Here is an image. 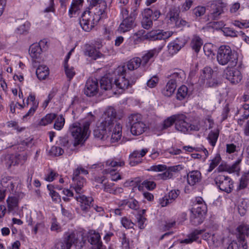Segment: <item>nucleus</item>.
<instances>
[{"label": "nucleus", "mask_w": 249, "mask_h": 249, "mask_svg": "<svg viewBox=\"0 0 249 249\" xmlns=\"http://www.w3.org/2000/svg\"><path fill=\"white\" fill-rule=\"evenodd\" d=\"M142 185L143 187H145L149 190H153L156 186V184L155 182L153 181H149L147 180H144L142 182Z\"/></svg>", "instance_id": "obj_56"}, {"label": "nucleus", "mask_w": 249, "mask_h": 249, "mask_svg": "<svg viewBox=\"0 0 249 249\" xmlns=\"http://www.w3.org/2000/svg\"><path fill=\"white\" fill-rule=\"evenodd\" d=\"M159 82V79L157 76H153L147 82V85L150 88H154Z\"/></svg>", "instance_id": "obj_59"}, {"label": "nucleus", "mask_w": 249, "mask_h": 249, "mask_svg": "<svg viewBox=\"0 0 249 249\" xmlns=\"http://www.w3.org/2000/svg\"><path fill=\"white\" fill-rule=\"evenodd\" d=\"M90 7L93 10L94 16H90V11H86L82 14L79 23L82 29L89 32L101 19L106 16L107 3L103 0H90Z\"/></svg>", "instance_id": "obj_1"}, {"label": "nucleus", "mask_w": 249, "mask_h": 249, "mask_svg": "<svg viewBox=\"0 0 249 249\" xmlns=\"http://www.w3.org/2000/svg\"><path fill=\"white\" fill-rule=\"evenodd\" d=\"M49 74V68L44 65L39 66L36 70V74L40 80L45 79Z\"/></svg>", "instance_id": "obj_35"}, {"label": "nucleus", "mask_w": 249, "mask_h": 249, "mask_svg": "<svg viewBox=\"0 0 249 249\" xmlns=\"http://www.w3.org/2000/svg\"><path fill=\"white\" fill-rule=\"evenodd\" d=\"M211 9L208 14V20H214L217 19L223 13V10L221 5L215 2H213L211 4Z\"/></svg>", "instance_id": "obj_19"}, {"label": "nucleus", "mask_w": 249, "mask_h": 249, "mask_svg": "<svg viewBox=\"0 0 249 249\" xmlns=\"http://www.w3.org/2000/svg\"><path fill=\"white\" fill-rule=\"evenodd\" d=\"M193 3V0H185V2L181 5L182 11L185 12L188 11L191 8Z\"/></svg>", "instance_id": "obj_58"}, {"label": "nucleus", "mask_w": 249, "mask_h": 249, "mask_svg": "<svg viewBox=\"0 0 249 249\" xmlns=\"http://www.w3.org/2000/svg\"><path fill=\"white\" fill-rule=\"evenodd\" d=\"M177 87V83L175 80L172 79L169 80L165 88L162 89V94L167 97H170L174 93Z\"/></svg>", "instance_id": "obj_26"}, {"label": "nucleus", "mask_w": 249, "mask_h": 249, "mask_svg": "<svg viewBox=\"0 0 249 249\" xmlns=\"http://www.w3.org/2000/svg\"><path fill=\"white\" fill-rule=\"evenodd\" d=\"M184 73L183 71L174 72L170 75H168L167 78H170V80H172V79L175 80V82L176 83L177 81H180Z\"/></svg>", "instance_id": "obj_50"}, {"label": "nucleus", "mask_w": 249, "mask_h": 249, "mask_svg": "<svg viewBox=\"0 0 249 249\" xmlns=\"http://www.w3.org/2000/svg\"><path fill=\"white\" fill-rule=\"evenodd\" d=\"M75 198L78 202H80L81 209L85 212L89 210L91 202L93 200L92 197H87L84 195H81V194H78Z\"/></svg>", "instance_id": "obj_20"}, {"label": "nucleus", "mask_w": 249, "mask_h": 249, "mask_svg": "<svg viewBox=\"0 0 249 249\" xmlns=\"http://www.w3.org/2000/svg\"><path fill=\"white\" fill-rule=\"evenodd\" d=\"M48 6L44 10V12L49 13L54 11L53 0H48Z\"/></svg>", "instance_id": "obj_63"}, {"label": "nucleus", "mask_w": 249, "mask_h": 249, "mask_svg": "<svg viewBox=\"0 0 249 249\" xmlns=\"http://www.w3.org/2000/svg\"><path fill=\"white\" fill-rule=\"evenodd\" d=\"M218 136L219 130L217 129L210 132L208 135V139L212 146H214L215 145Z\"/></svg>", "instance_id": "obj_43"}, {"label": "nucleus", "mask_w": 249, "mask_h": 249, "mask_svg": "<svg viewBox=\"0 0 249 249\" xmlns=\"http://www.w3.org/2000/svg\"><path fill=\"white\" fill-rule=\"evenodd\" d=\"M127 73L125 66H119L114 71V89L116 93H122L135 82L136 78H130V80L126 78Z\"/></svg>", "instance_id": "obj_3"}, {"label": "nucleus", "mask_w": 249, "mask_h": 249, "mask_svg": "<svg viewBox=\"0 0 249 249\" xmlns=\"http://www.w3.org/2000/svg\"><path fill=\"white\" fill-rule=\"evenodd\" d=\"M153 10L150 8L145 9L144 11L142 24L143 28L145 29H149L152 25L153 22L151 18Z\"/></svg>", "instance_id": "obj_22"}, {"label": "nucleus", "mask_w": 249, "mask_h": 249, "mask_svg": "<svg viewBox=\"0 0 249 249\" xmlns=\"http://www.w3.org/2000/svg\"><path fill=\"white\" fill-rule=\"evenodd\" d=\"M76 241L77 237L75 234L72 232L63 240L58 241L55 245V248L56 249H70L72 245Z\"/></svg>", "instance_id": "obj_15"}, {"label": "nucleus", "mask_w": 249, "mask_h": 249, "mask_svg": "<svg viewBox=\"0 0 249 249\" xmlns=\"http://www.w3.org/2000/svg\"><path fill=\"white\" fill-rule=\"evenodd\" d=\"M207 211L205 203L200 204H194L192 208L190 221L193 225L197 226L201 224L205 218Z\"/></svg>", "instance_id": "obj_6"}, {"label": "nucleus", "mask_w": 249, "mask_h": 249, "mask_svg": "<svg viewBox=\"0 0 249 249\" xmlns=\"http://www.w3.org/2000/svg\"><path fill=\"white\" fill-rule=\"evenodd\" d=\"M6 160H8L6 163L7 164H8L9 167H10L12 165H16L12 163L13 161H14L17 160V157L16 154H11L7 155L6 156Z\"/></svg>", "instance_id": "obj_61"}, {"label": "nucleus", "mask_w": 249, "mask_h": 249, "mask_svg": "<svg viewBox=\"0 0 249 249\" xmlns=\"http://www.w3.org/2000/svg\"><path fill=\"white\" fill-rule=\"evenodd\" d=\"M121 242L123 249H129V241L126 239L124 234H123L122 235Z\"/></svg>", "instance_id": "obj_64"}, {"label": "nucleus", "mask_w": 249, "mask_h": 249, "mask_svg": "<svg viewBox=\"0 0 249 249\" xmlns=\"http://www.w3.org/2000/svg\"><path fill=\"white\" fill-rule=\"evenodd\" d=\"M201 173L197 170L189 172L187 174V183L191 186H194L201 180Z\"/></svg>", "instance_id": "obj_23"}, {"label": "nucleus", "mask_w": 249, "mask_h": 249, "mask_svg": "<svg viewBox=\"0 0 249 249\" xmlns=\"http://www.w3.org/2000/svg\"><path fill=\"white\" fill-rule=\"evenodd\" d=\"M215 182L219 189L227 193H231L233 189L231 179L227 176L219 175L215 178Z\"/></svg>", "instance_id": "obj_11"}, {"label": "nucleus", "mask_w": 249, "mask_h": 249, "mask_svg": "<svg viewBox=\"0 0 249 249\" xmlns=\"http://www.w3.org/2000/svg\"><path fill=\"white\" fill-rule=\"evenodd\" d=\"M223 32L226 36L235 37L237 36V32L229 28H224Z\"/></svg>", "instance_id": "obj_62"}, {"label": "nucleus", "mask_w": 249, "mask_h": 249, "mask_svg": "<svg viewBox=\"0 0 249 249\" xmlns=\"http://www.w3.org/2000/svg\"><path fill=\"white\" fill-rule=\"evenodd\" d=\"M17 160L13 161L12 163L14 164L18 165V164H23L27 160V156L24 154H16Z\"/></svg>", "instance_id": "obj_54"}, {"label": "nucleus", "mask_w": 249, "mask_h": 249, "mask_svg": "<svg viewBox=\"0 0 249 249\" xmlns=\"http://www.w3.org/2000/svg\"><path fill=\"white\" fill-rule=\"evenodd\" d=\"M64 67L67 78L71 80L75 74L73 67H70L68 64H64Z\"/></svg>", "instance_id": "obj_48"}, {"label": "nucleus", "mask_w": 249, "mask_h": 249, "mask_svg": "<svg viewBox=\"0 0 249 249\" xmlns=\"http://www.w3.org/2000/svg\"><path fill=\"white\" fill-rule=\"evenodd\" d=\"M161 48L159 49H154L149 51L146 54H145L141 59L142 65L143 66H145L149 61L153 58L154 56L157 55L158 53L160 51Z\"/></svg>", "instance_id": "obj_30"}, {"label": "nucleus", "mask_w": 249, "mask_h": 249, "mask_svg": "<svg viewBox=\"0 0 249 249\" xmlns=\"http://www.w3.org/2000/svg\"><path fill=\"white\" fill-rule=\"evenodd\" d=\"M121 223L122 225L126 229H130L133 228L134 223L126 217H123L122 219Z\"/></svg>", "instance_id": "obj_55"}, {"label": "nucleus", "mask_w": 249, "mask_h": 249, "mask_svg": "<svg viewBox=\"0 0 249 249\" xmlns=\"http://www.w3.org/2000/svg\"><path fill=\"white\" fill-rule=\"evenodd\" d=\"M70 130L74 139V145L83 143L88 138L89 130L81 122H76L70 127Z\"/></svg>", "instance_id": "obj_5"}, {"label": "nucleus", "mask_w": 249, "mask_h": 249, "mask_svg": "<svg viewBox=\"0 0 249 249\" xmlns=\"http://www.w3.org/2000/svg\"><path fill=\"white\" fill-rule=\"evenodd\" d=\"M95 120V116L91 113L89 112L86 118L81 123L84 125L85 127L88 130L90 124Z\"/></svg>", "instance_id": "obj_46"}, {"label": "nucleus", "mask_w": 249, "mask_h": 249, "mask_svg": "<svg viewBox=\"0 0 249 249\" xmlns=\"http://www.w3.org/2000/svg\"><path fill=\"white\" fill-rule=\"evenodd\" d=\"M236 234L239 240L245 241V237L249 236V226L247 225H240L237 228Z\"/></svg>", "instance_id": "obj_28"}, {"label": "nucleus", "mask_w": 249, "mask_h": 249, "mask_svg": "<svg viewBox=\"0 0 249 249\" xmlns=\"http://www.w3.org/2000/svg\"><path fill=\"white\" fill-rule=\"evenodd\" d=\"M183 45L178 40L170 42L168 45V52L173 55L177 53L182 47Z\"/></svg>", "instance_id": "obj_32"}, {"label": "nucleus", "mask_w": 249, "mask_h": 249, "mask_svg": "<svg viewBox=\"0 0 249 249\" xmlns=\"http://www.w3.org/2000/svg\"><path fill=\"white\" fill-rule=\"evenodd\" d=\"M65 124V119L62 115L59 116L54 124V128L58 130L62 128Z\"/></svg>", "instance_id": "obj_49"}, {"label": "nucleus", "mask_w": 249, "mask_h": 249, "mask_svg": "<svg viewBox=\"0 0 249 249\" xmlns=\"http://www.w3.org/2000/svg\"><path fill=\"white\" fill-rule=\"evenodd\" d=\"M89 241L93 246L92 249H106V247L102 245L101 236L99 233L94 232L91 234ZM108 249H111V248L109 247Z\"/></svg>", "instance_id": "obj_21"}, {"label": "nucleus", "mask_w": 249, "mask_h": 249, "mask_svg": "<svg viewBox=\"0 0 249 249\" xmlns=\"http://www.w3.org/2000/svg\"><path fill=\"white\" fill-rule=\"evenodd\" d=\"M186 117L183 114H177L176 122V129L183 133H187L191 130H198L197 125L189 124L186 121Z\"/></svg>", "instance_id": "obj_9"}, {"label": "nucleus", "mask_w": 249, "mask_h": 249, "mask_svg": "<svg viewBox=\"0 0 249 249\" xmlns=\"http://www.w3.org/2000/svg\"><path fill=\"white\" fill-rule=\"evenodd\" d=\"M188 88L186 86L183 85L179 87L177 93V98L179 100H182L188 95Z\"/></svg>", "instance_id": "obj_42"}, {"label": "nucleus", "mask_w": 249, "mask_h": 249, "mask_svg": "<svg viewBox=\"0 0 249 249\" xmlns=\"http://www.w3.org/2000/svg\"><path fill=\"white\" fill-rule=\"evenodd\" d=\"M113 81V74L109 73L102 77L100 81L101 89L105 90L112 89L113 92L116 94V91L114 89Z\"/></svg>", "instance_id": "obj_17"}, {"label": "nucleus", "mask_w": 249, "mask_h": 249, "mask_svg": "<svg viewBox=\"0 0 249 249\" xmlns=\"http://www.w3.org/2000/svg\"><path fill=\"white\" fill-rule=\"evenodd\" d=\"M8 211L11 212L14 211L18 206V199L15 196L9 197L7 199Z\"/></svg>", "instance_id": "obj_40"}, {"label": "nucleus", "mask_w": 249, "mask_h": 249, "mask_svg": "<svg viewBox=\"0 0 249 249\" xmlns=\"http://www.w3.org/2000/svg\"><path fill=\"white\" fill-rule=\"evenodd\" d=\"M98 83L96 79L89 78L86 84L84 93L87 96L91 97L98 92Z\"/></svg>", "instance_id": "obj_16"}, {"label": "nucleus", "mask_w": 249, "mask_h": 249, "mask_svg": "<svg viewBox=\"0 0 249 249\" xmlns=\"http://www.w3.org/2000/svg\"><path fill=\"white\" fill-rule=\"evenodd\" d=\"M55 118L56 115L55 114H48L41 120L39 124L41 125H47L51 124Z\"/></svg>", "instance_id": "obj_45"}, {"label": "nucleus", "mask_w": 249, "mask_h": 249, "mask_svg": "<svg viewBox=\"0 0 249 249\" xmlns=\"http://www.w3.org/2000/svg\"><path fill=\"white\" fill-rule=\"evenodd\" d=\"M124 164V161L121 159L108 160L106 161V165L108 167H123Z\"/></svg>", "instance_id": "obj_39"}, {"label": "nucleus", "mask_w": 249, "mask_h": 249, "mask_svg": "<svg viewBox=\"0 0 249 249\" xmlns=\"http://www.w3.org/2000/svg\"><path fill=\"white\" fill-rule=\"evenodd\" d=\"M177 119V114L168 117L167 119L164 120L163 124H161V127L160 130H163L167 129L169 127L171 126L174 123L176 124Z\"/></svg>", "instance_id": "obj_41"}, {"label": "nucleus", "mask_w": 249, "mask_h": 249, "mask_svg": "<svg viewBox=\"0 0 249 249\" xmlns=\"http://www.w3.org/2000/svg\"><path fill=\"white\" fill-rule=\"evenodd\" d=\"M50 153L54 156H59L63 154L64 150L60 147L54 146L52 147L50 150Z\"/></svg>", "instance_id": "obj_53"}, {"label": "nucleus", "mask_w": 249, "mask_h": 249, "mask_svg": "<svg viewBox=\"0 0 249 249\" xmlns=\"http://www.w3.org/2000/svg\"><path fill=\"white\" fill-rule=\"evenodd\" d=\"M84 53L86 55L88 56L94 60L100 58L102 55V54L99 51L97 50L94 46L89 44H86L85 45Z\"/></svg>", "instance_id": "obj_24"}, {"label": "nucleus", "mask_w": 249, "mask_h": 249, "mask_svg": "<svg viewBox=\"0 0 249 249\" xmlns=\"http://www.w3.org/2000/svg\"><path fill=\"white\" fill-rule=\"evenodd\" d=\"M116 116L115 109L112 107H108L106 109L101 118L103 124L107 125L109 132L112 131V128L114 127V121Z\"/></svg>", "instance_id": "obj_10"}, {"label": "nucleus", "mask_w": 249, "mask_h": 249, "mask_svg": "<svg viewBox=\"0 0 249 249\" xmlns=\"http://www.w3.org/2000/svg\"><path fill=\"white\" fill-rule=\"evenodd\" d=\"M141 62V59L140 57H134L127 62V68L129 71H133L140 67Z\"/></svg>", "instance_id": "obj_36"}, {"label": "nucleus", "mask_w": 249, "mask_h": 249, "mask_svg": "<svg viewBox=\"0 0 249 249\" xmlns=\"http://www.w3.org/2000/svg\"><path fill=\"white\" fill-rule=\"evenodd\" d=\"M131 124L130 131L132 135L139 136L142 134L145 130L146 124L142 121L141 115L135 114L129 117Z\"/></svg>", "instance_id": "obj_8"}, {"label": "nucleus", "mask_w": 249, "mask_h": 249, "mask_svg": "<svg viewBox=\"0 0 249 249\" xmlns=\"http://www.w3.org/2000/svg\"><path fill=\"white\" fill-rule=\"evenodd\" d=\"M241 160L238 159L232 165H225L223 168H222L221 166L218 167V170L219 171H225L229 172V173H232L234 172H238L240 170L239 164Z\"/></svg>", "instance_id": "obj_29"}, {"label": "nucleus", "mask_w": 249, "mask_h": 249, "mask_svg": "<svg viewBox=\"0 0 249 249\" xmlns=\"http://www.w3.org/2000/svg\"><path fill=\"white\" fill-rule=\"evenodd\" d=\"M85 184L86 180L81 176H79V171H74L71 187L73 188L77 194H81L84 192L83 187Z\"/></svg>", "instance_id": "obj_12"}, {"label": "nucleus", "mask_w": 249, "mask_h": 249, "mask_svg": "<svg viewBox=\"0 0 249 249\" xmlns=\"http://www.w3.org/2000/svg\"><path fill=\"white\" fill-rule=\"evenodd\" d=\"M180 10L178 7L176 6L172 7L168 13V16L170 21L175 22L179 18Z\"/></svg>", "instance_id": "obj_37"}, {"label": "nucleus", "mask_w": 249, "mask_h": 249, "mask_svg": "<svg viewBox=\"0 0 249 249\" xmlns=\"http://www.w3.org/2000/svg\"><path fill=\"white\" fill-rule=\"evenodd\" d=\"M216 58L219 64L222 66L229 64L235 66L237 64V57L228 45H222L218 48Z\"/></svg>", "instance_id": "obj_4"}, {"label": "nucleus", "mask_w": 249, "mask_h": 249, "mask_svg": "<svg viewBox=\"0 0 249 249\" xmlns=\"http://www.w3.org/2000/svg\"><path fill=\"white\" fill-rule=\"evenodd\" d=\"M213 72V70L211 68L209 67H205L202 71L198 80L199 84L204 85L210 80V78L212 77Z\"/></svg>", "instance_id": "obj_25"}, {"label": "nucleus", "mask_w": 249, "mask_h": 249, "mask_svg": "<svg viewBox=\"0 0 249 249\" xmlns=\"http://www.w3.org/2000/svg\"><path fill=\"white\" fill-rule=\"evenodd\" d=\"M220 160L221 158L220 155H216L215 157L212 160L209 168L208 169V172H211L212 171V170L219 163Z\"/></svg>", "instance_id": "obj_51"}, {"label": "nucleus", "mask_w": 249, "mask_h": 249, "mask_svg": "<svg viewBox=\"0 0 249 249\" xmlns=\"http://www.w3.org/2000/svg\"><path fill=\"white\" fill-rule=\"evenodd\" d=\"M166 168L167 166L165 165L159 164L152 166L149 170L155 172H162L166 170Z\"/></svg>", "instance_id": "obj_57"}, {"label": "nucleus", "mask_w": 249, "mask_h": 249, "mask_svg": "<svg viewBox=\"0 0 249 249\" xmlns=\"http://www.w3.org/2000/svg\"><path fill=\"white\" fill-rule=\"evenodd\" d=\"M30 27V23L27 21H21L16 29L18 34H24L28 32Z\"/></svg>", "instance_id": "obj_38"}, {"label": "nucleus", "mask_w": 249, "mask_h": 249, "mask_svg": "<svg viewBox=\"0 0 249 249\" xmlns=\"http://www.w3.org/2000/svg\"><path fill=\"white\" fill-rule=\"evenodd\" d=\"M203 45L201 38L197 35H194L191 41L190 45L192 49L197 53Z\"/></svg>", "instance_id": "obj_33"}, {"label": "nucleus", "mask_w": 249, "mask_h": 249, "mask_svg": "<svg viewBox=\"0 0 249 249\" xmlns=\"http://www.w3.org/2000/svg\"><path fill=\"white\" fill-rule=\"evenodd\" d=\"M94 137L101 140H107L109 135H111L110 142L111 143L117 142L122 136V126L119 123H116L114 127L112 128V131L109 132L107 125L100 123V125L97 126L93 131Z\"/></svg>", "instance_id": "obj_2"}, {"label": "nucleus", "mask_w": 249, "mask_h": 249, "mask_svg": "<svg viewBox=\"0 0 249 249\" xmlns=\"http://www.w3.org/2000/svg\"><path fill=\"white\" fill-rule=\"evenodd\" d=\"M83 0H72L69 10V15L71 18L80 9V7L83 5Z\"/></svg>", "instance_id": "obj_34"}, {"label": "nucleus", "mask_w": 249, "mask_h": 249, "mask_svg": "<svg viewBox=\"0 0 249 249\" xmlns=\"http://www.w3.org/2000/svg\"><path fill=\"white\" fill-rule=\"evenodd\" d=\"M233 66H228L224 71L225 76L231 83L237 84L242 79V76L240 71Z\"/></svg>", "instance_id": "obj_13"}, {"label": "nucleus", "mask_w": 249, "mask_h": 249, "mask_svg": "<svg viewBox=\"0 0 249 249\" xmlns=\"http://www.w3.org/2000/svg\"><path fill=\"white\" fill-rule=\"evenodd\" d=\"M114 183H105L102 185L103 190L106 192L109 193L114 195L121 194L123 192V189L121 187H117L113 188Z\"/></svg>", "instance_id": "obj_31"}, {"label": "nucleus", "mask_w": 249, "mask_h": 249, "mask_svg": "<svg viewBox=\"0 0 249 249\" xmlns=\"http://www.w3.org/2000/svg\"><path fill=\"white\" fill-rule=\"evenodd\" d=\"M249 179L248 174H245L242 176L239 185L240 189H244L247 186Z\"/></svg>", "instance_id": "obj_52"}, {"label": "nucleus", "mask_w": 249, "mask_h": 249, "mask_svg": "<svg viewBox=\"0 0 249 249\" xmlns=\"http://www.w3.org/2000/svg\"><path fill=\"white\" fill-rule=\"evenodd\" d=\"M179 194V191L178 190H171L168 195L160 199V204L161 207H165L172 203L178 197Z\"/></svg>", "instance_id": "obj_18"}, {"label": "nucleus", "mask_w": 249, "mask_h": 249, "mask_svg": "<svg viewBox=\"0 0 249 249\" xmlns=\"http://www.w3.org/2000/svg\"><path fill=\"white\" fill-rule=\"evenodd\" d=\"M137 219L139 228L141 229H144V223L146 220V218L144 217H143L141 214H139V215H138Z\"/></svg>", "instance_id": "obj_60"}, {"label": "nucleus", "mask_w": 249, "mask_h": 249, "mask_svg": "<svg viewBox=\"0 0 249 249\" xmlns=\"http://www.w3.org/2000/svg\"><path fill=\"white\" fill-rule=\"evenodd\" d=\"M155 177L157 180H167L173 177V174L166 169L163 173L158 174Z\"/></svg>", "instance_id": "obj_47"}, {"label": "nucleus", "mask_w": 249, "mask_h": 249, "mask_svg": "<svg viewBox=\"0 0 249 249\" xmlns=\"http://www.w3.org/2000/svg\"><path fill=\"white\" fill-rule=\"evenodd\" d=\"M206 13V7L202 6H198L193 10V14L196 19L203 16Z\"/></svg>", "instance_id": "obj_44"}, {"label": "nucleus", "mask_w": 249, "mask_h": 249, "mask_svg": "<svg viewBox=\"0 0 249 249\" xmlns=\"http://www.w3.org/2000/svg\"><path fill=\"white\" fill-rule=\"evenodd\" d=\"M29 51V54L33 59V62H36V59L39 58L42 50L40 45L36 43L31 45Z\"/></svg>", "instance_id": "obj_27"}, {"label": "nucleus", "mask_w": 249, "mask_h": 249, "mask_svg": "<svg viewBox=\"0 0 249 249\" xmlns=\"http://www.w3.org/2000/svg\"><path fill=\"white\" fill-rule=\"evenodd\" d=\"M173 35V32L170 31H163L161 30H153L147 33L146 38L151 40L166 39Z\"/></svg>", "instance_id": "obj_14"}, {"label": "nucleus", "mask_w": 249, "mask_h": 249, "mask_svg": "<svg viewBox=\"0 0 249 249\" xmlns=\"http://www.w3.org/2000/svg\"><path fill=\"white\" fill-rule=\"evenodd\" d=\"M121 14L123 20L119 26V31L122 33H125L130 31L135 26V14L131 13L128 15V10L124 8L122 9Z\"/></svg>", "instance_id": "obj_7"}]
</instances>
